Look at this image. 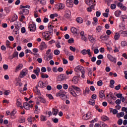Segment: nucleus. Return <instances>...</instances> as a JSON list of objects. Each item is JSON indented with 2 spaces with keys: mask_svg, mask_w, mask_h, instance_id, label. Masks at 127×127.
I'll use <instances>...</instances> for the list:
<instances>
[{
  "mask_svg": "<svg viewBox=\"0 0 127 127\" xmlns=\"http://www.w3.org/2000/svg\"><path fill=\"white\" fill-rule=\"evenodd\" d=\"M66 92L64 90H60L59 92L56 93L57 97H60L62 100H66L67 96L66 95Z\"/></svg>",
  "mask_w": 127,
  "mask_h": 127,
  "instance_id": "nucleus-1",
  "label": "nucleus"
},
{
  "mask_svg": "<svg viewBox=\"0 0 127 127\" xmlns=\"http://www.w3.org/2000/svg\"><path fill=\"white\" fill-rule=\"evenodd\" d=\"M52 34L49 33V32H45L42 33V37L45 40H46L47 41H49L50 39H51V37H50V35Z\"/></svg>",
  "mask_w": 127,
  "mask_h": 127,
  "instance_id": "nucleus-2",
  "label": "nucleus"
},
{
  "mask_svg": "<svg viewBox=\"0 0 127 127\" xmlns=\"http://www.w3.org/2000/svg\"><path fill=\"white\" fill-rule=\"evenodd\" d=\"M28 74V70L27 68H24L21 70L19 74L20 78H24Z\"/></svg>",
  "mask_w": 127,
  "mask_h": 127,
  "instance_id": "nucleus-3",
  "label": "nucleus"
},
{
  "mask_svg": "<svg viewBox=\"0 0 127 127\" xmlns=\"http://www.w3.org/2000/svg\"><path fill=\"white\" fill-rule=\"evenodd\" d=\"M28 28L29 29L30 31H31L32 32H34L35 30H36V25L34 22H33L32 24H30Z\"/></svg>",
  "mask_w": 127,
  "mask_h": 127,
  "instance_id": "nucleus-4",
  "label": "nucleus"
},
{
  "mask_svg": "<svg viewBox=\"0 0 127 127\" xmlns=\"http://www.w3.org/2000/svg\"><path fill=\"white\" fill-rule=\"evenodd\" d=\"M23 107L25 109V110H30L31 108L33 107V105L27 102H24L23 104Z\"/></svg>",
  "mask_w": 127,
  "mask_h": 127,
  "instance_id": "nucleus-5",
  "label": "nucleus"
},
{
  "mask_svg": "<svg viewBox=\"0 0 127 127\" xmlns=\"http://www.w3.org/2000/svg\"><path fill=\"white\" fill-rule=\"evenodd\" d=\"M74 71L75 72H80L82 73V72L85 71V68L81 65H78L74 68Z\"/></svg>",
  "mask_w": 127,
  "mask_h": 127,
  "instance_id": "nucleus-6",
  "label": "nucleus"
},
{
  "mask_svg": "<svg viewBox=\"0 0 127 127\" xmlns=\"http://www.w3.org/2000/svg\"><path fill=\"white\" fill-rule=\"evenodd\" d=\"M54 26L52 25L51 23H49L48 25V28L49 31H47V32H49L51 34H53V28H54Z\"/></svg>",
  "mask_w": 127,
  "mask_h": 127,
  "instance_id": "nucleus-7",
  "label": "nucleus"
},
{
  "mask_svg": "<svg viewBox=\"0 0 127 127\" xmlns=\"http://www.w3.org/2000/svg\"><path fill=\"white\" fill-rule=\"evenodd\" d=\"M20 15H27L29 13V10L27 9L23 8L21 11L19 12Z\"/></svg>",
  "mask_w": 127,
  "mask_h": 127,
  "instance_id": "nucleus-8",
  "label": "nucleus"
},
{
  "mask_svg": "<svg viewBox=\"0 0 127 127\" xmlns=\"http://www.w3.org/2000/svg\"><path fill=\"white\" fill-rule=\"evenodd\" d=\"M65 4L67 7H72L74 5V1L73 0H66Z\"/></svg>",
  "mask_w": 127,
  "mask_h": 127,
  "instance_id": "nucleus-9",
  "label": "nucleus"
},
{
  "mask_svg": "<svg viewBox=\"0 0 127 127\" xmlns=\"http://www.w3.org/2000/svg\"><path fill=\"white\" fill-rule=\"evenodd\" d=\"M23 68V64H20L16 66L15 69L14 70V72L15 73H17L19 72L21 69Z\"/></svg>",
  "mask_w": 127,
  "mask_h": 127,
  "instance_id": "nucleus-10",
  "label": "nucleus"
},
{
  "mask_svg": "<svg viewBox=\"0 0 127 127\" xmlns=\"http://www.w3.org/2000/svg\"><path fill=\"white\" fill-rule=\"evenodd\" d=\"M90 51V49H88L87 50H86V49H84L81 51V53L83 55H86L88 54L89 57H91L92 56V55L91 54V52Z\"/></svg>",
  "mask_w": 127,
  "mask_h": 127,
  "instance_id": "nucleus-11",
  "label": "nucleus"
},
{
  "mask_svg": "<svg viewBox=\"0 0 127 127\" xmlns=\"http://www.w3.org/2000/svg\"><path fill=\"white\" fill-rule=\"evenodd\" d=\"M68 92L69 93H70V94L72 95V96H73V97H74L75 98L78 96V95H77V93H76V92H75L74 90H73V88L71 87H69Z\"/></svg>",
  "mask_w": 127,
  "mask_h": 127,
  "instance_id": "nucleus-12",
  "label": "nucleus"
},
{
  "mask_svg": "<svg viewBox=\"0 0 127 127\" xmlns=\"http://www.w3.org/2000/svg\"><path fill=\"white\" fill-rule=\"evenodd\" d=\"M47 48V45H46V44H45V42H42L39 46L40 50H42V51L44 50V49H46Z\"/></svg>",
  "mask_w": 127,
  "mask_h": 127,
  "instance_id": "nucleus-13",
  "label": "nucleus"
},
{
  "mask_svg": "<svg viewBox=\"0 0 127 127\" xmlns=\"http://www.w3.org/2000/svg\"><path fill=\"white\" fill-rule=\"evenodd\" d=\"M107 58L110 60V61H111V62H114V63H116V62H117V59L110 54H108L107 55Z\"/></svg>",
  "mask_w": 127,
  "mask_h": 127,
  "instance_id": "nucleus-14",
  "label": "nucleus"
},
{
  "mask_svg": "<svg viewBox=\"0 0 127 127\" xmlns=\"http://www.w3.org/2000/svg\"><path fill=\"white\" fill-rule=\"evenodd\" d=\"M57 79L59 81H64L67 79V77L65 74H61L57 77Z\"/></svg>",
  "mask_w": 127,
  "mask_h": 127,
  "instance_id": "nucleus-15",
  "label": "nucleus"
},
{
  "mask_svg": "<svg viewBox=\"0 0 127 127\" xmlns=\"http://www.w3.org/2000/svg\"><path fill=\"white\" fill-rule=\"evenodd\" d=\"M65 14H64V17L65 18H70L71 16V11L68 9H65Z\"/></svg>",
  "mask_w": 127,
  "mask_h": 127,
  "instance_id": "nucleus-16",
  "label": "nucleus"
},
{
  "mask_svg": "<svg viewBox=\"0 0 127 127\" xmlns=\"http://www.w3.org/2000/svg\"><path fill=\"white\" fill-rule=\"evenodd\" d=\"M44 58L46 61H49V60H51L53 58V54L50 53L49 55H46Z\"/></svg>",
  "mask_w": 127,
  "mask_h": 127,
  "instance_id": "nucleus-17",
  "label": "nucleus"
},
{
  "mask_svg": "<svg viewBox=\"0 0 127 127\" xmlns=\"http://www.w3.org/2000/svg\"><path fill=\"white\" fill-rule=\"evenodd\" d=\"M92 117V114L91 112H88L86 115H84L82 117L83 120H89L90 118Z\"/></svg>",
  "mask_w": 127,
  "mask_h": 127,
  "instance_id": "nucleus-18",
  "label": "nucleus"
},
{
  "mask_svg": "<svg viewBox=\"0 0 127 127\" xmlns=\"http://www.w3.org/2000/svg\"><path fill=\"white\" fill-rule=\"evenodd\" d=\"M71 82H72L73 84H74V85L78 84V83L79 82V77L77 76H73L72 79L71 80Z\"/></svg>",
  "mask_w": 127,
  "mask_h": 127,
  "instance_id": "nucleus-19",
  "label": "nucleus"
},
{
  "mask_svg": "<svg viewBox=\"0 0 127 127\" xmlns=\"http://www.w3.org/2000/svg\"><path fill=\"white\" fill-rule=\"evenodd\" d=\"M40 72V68H39V67H36V68L33 70V73H34V74H35L37 77L39 76Z\"/></svg>",
  "mask_w": 127,
  "mask_h": 127,
  "instance_id": "nucleus-20",
  "label": "nucleus"
},
{
  "mask_svg": "<svg viewBox=\"0 0 127 127\" xmlns=\"http://www.w3.org/2000/svg\"><path fill=\"white\" fill-rule=\"evenodd\" d=\"M120 33L117 32L115 33L114 35V40H118V39H120V38L121 37V35L120 34Z\"/></svg>",
  "mask_w": 127,
  "mask_h": 127,
  "instance_id": "nucleus-21",
  "label": "nucleus"
},
{
  "mask_svg": "<svg viewBox=\"0 0 127 127\" xmlns=\"http://www.w3.org/2000/svg\"><path fill=\"white\" fill-rule=\"evenodd\" d=\"M70 31L73 34H78V30H77V28L75 27H71L70 29Z\"/></svg>",
  "mask_w": 127,
  "mask_h": 127,
  "instance_id": "nucleus-22",
  "label": "nucleus"
},
{
  "mask_svg": "<svg viewBox=\"0 0 127 127\" xmlns=\"http://www.w3.org/2000/svg\"><path fill=\"white\" fill-rule=\"evenodd\" d=\"M114 14L115 16H116L117 17H120V16L121 15V14H122V11L120 10H117L115 12Z\"/></svg>",
  "mask_w": 127,
  "mask_h": 127,
  "instance_id": "nucleus-23",
  "label": "nucleus"
},
{
  "mask_svg": "<svg viewBox=\"0 0 127 127\" xmlns=\"http://www.w3.org/2000/svg\"><path fill=\"white\" fill-rule=\"evenodd\" d=\"M99 97L101 99H105V92L103 90H101L99 91Z\"/></svg>",
  "mask_w": 127,
  "mask_h": 127,
  "instance_id": "nucleus-24",
  "label": "nucleus"
},
{
  "mask_svg": "<svg viewBox=\"0 0 127 127\" xmlns=\"http://www.w3.org/2000/svg\"><path fill=\"white\" fill-rule=\"evenodd\" d=\"M86 3L88 4V5H94L96 4H94V0H86Z\"/></svg>",
  "mask_w": 127,
  "mask_h": 127,
  "instance_id": "nucleus-25",
  "label": "nucleus"
},
{
  "mask_svg": "<svg viewBox=\"0 0 127 127\" xmlns=\"http://www.w3.org/2000/svg\"><path fill=\"white\" fill-rule=\"evenodd\" d=\"M71 87L74 89V90H75V91H77L76 93H78V92L80 93V92H81V89L80 87H78V86H76L75 85H72Z\"/></svg>",
  "mask_w": 127,
  "mask_h": 127,
  "instance_id": "nucleus-26",
  "label": "nucleus"
},
{
  "mask_svg": "<svg viewBox=\"0 0 127 127\" xmlns=\"http://www.w3.org/2000/svg\"><path fill=\"white\" fill-rule=\"evenodd\" d=\"M100 38L102 40H107L109 38V36L107 35H102L101 36H100Z\"/></svg>",
  "mask_w": 127,
  "mask_h": 127,
  "instance_id": "nucleus-27",
  "label": "nucleus"
},
{
  "mask_svg": "<svg viewBox=\"0 0 127 127\" xmlns=\"http://www.w3.org/2000/svg\"><path fill=\"white\" fill-rule=\"evenodd\" d=\"M57 5L59 6V9H63L65 7V4L62 3H59Z\"/></svg>",
  "mask_w": 127,
  "mask_h": 127,
  "instance_id": "nucleus-28",
  "label": "nucleus"
},
{
  "mask_svg": "<svg viewBox=\"0 0 127 127\" xmlns=\"http://www.w3.org/2000/svg\"><path fill=\"white\" fill-rule=\"evenodd\" d=\"M88 38L89 41H90V42H92V43H93V42H95V41H96V40H95V38L93 37V36L88 35Z\"/></svg>",
  "mask_w": 127,
  "mask_h": 127,
  "instance_id": "nucleus-29",
  "label": "nucleus"
},
{
  "mask_svg": "<svg viewBox=\"0 0 127 127\" xmlns=\"http://www.w3.org/2000/svg\"><path fill=\"white\" fill-rule=\"evenodd\" d=\"M38 86L40 88H44L45 87V83L42 81H39L38 83Z\"/></svg>",
  "mask_w": 127,
  "mask_h": 127,
  "instance_id": "nucleus-30",
  "label": "nucleus"
},
{
  "mask_svg": "<svg viewBox=\"0 0 127 127\" xmlns=\"http://www.w3.org/2000/svg\"><path fill=\"white\" fill-rule=\"evenodd\" d=\"M76 21L77 23H83V18H82V17H78L76 18Z\"/></svg>",
  "mask_w": 127,
  "mask_h": 127,
  "instance_id": "nucleus-31",
  "label": "nucleus"
},
{
  "mask_svg": "<svg viewBox=\"0 0 127 127\" xmlns=\"http://www.w3.org/2000/svg\"><path fill=\"white\" fill-rule=\"evenodd\" d=\"M38 101H39V102H41V103H45L46 101H45V99L43 98V97H41L40 96H39L37 98Z\"/></svg>",
  "mask_w": 127,
  "mask_h": 127,
  "instance_id": "nucleus-32",
  "label": "nucleus"
},
{
  "mask_svg": "<svg viewBox=\"0 0 127 127\" xmlns=\"http://www.w3.org/2000/svg\"><path fill=\"white\" fill-rule=\"evenodd\" d=\"M101 120L103 122H106V121H109V119L107 116L104 115L101 117Z\"/></svg>",
  "mask_w": 127,
  "mask_h": 127,
  "instance_id": "nucleus-33",
  "label": "nucleus"
},
{
  "mask_svg": "<svg viewBox=\"0 0 127 127\" xmlns=\"http://www.w3.org/2000/svg\"><path fill=\"white\" fill-rule=\"evenodd\" d=\"M95 5H96V4L91 5L90 7L87 8V11L88 12H91L92 11V9L95 8Z\"/></svg>",
  "mask_w": 127,
  "mask_h": 127,
  "instance_id": "nucleus-34",
  "label": "nucleus"
},
{
  "mask_svg": "<svg viewBox=\"0 0 127 127\" xmlns=\"http://www.w3.org/2000/svg\"><path fill=\"white\" fill-rule=\"evenodd\" d=\"M119 33H121L123 36H127V31L121 30L119 31Z\"/></svg>",
  "mask_w": 127,
  "mask_h": 127,
  "instance_id": "nucleus-35",
  "label": "nucleus"
},
{
  "mask_svg": "<svg viewBox=\"0 0 127 127\" xmlns=\"http://www.w3.org/2000/svg\"><path fill=\"white\" fill-rule=\"evenodd\" d=\"M124 116H125V112H124V111L121 112L120 113H118L117 114V117L119 119H120V118H121V117H124Z\"/></svg>",
  "mask_w": 127,
  "mask_h": 127,
  "instance_id": "nucleus-36",
  "label": "nucleus"
},
{
  "mask_svg": "<svg viewBox=\"0 0 127 127\" xmlns=\"http://www.w3.org/2000/svg\"><path fill=\"white\" fill-rule=\"evenodd\" d=\"M110 85L109 86L110 87L112 88H114L115 86H114V85L115 84V80L113 79L111 80L110 81Z\"/></svg>",
  "mask_w": 127,
  "mask_h": 127,
  "instance_id": "nucleus-37",
  "label": "nucleus"
},
{
  "mask_svg": "<svg viewBox=\"0 0 127 127\" xmlns=\"http://www.w3.org/2000/svg\"><path fill=\"white\" fill-rule=\"evenodd\" d=\"M58 109L55 108L53 109L52 113L54 116H57V114H58Z\"/></svg>",
  "mask_w": 127,
  "mask_h": 127,
  "instance_id": "nucleus-38",
  "label": "nucleus"
},
{
  "mask_svg": "<svg viewBox=\"0 0 127 127\" xmlns=\"http://www.w3.org/2000/svg\"><path fill=\"white\" fill-rule=\"evenodd\" d=\"M17 18H18V17H17V15H14L12 16V19H11V21L12 22H14V21H15L16 20H17Z\"/></svg>",
  "mask_w": 127,
  "mask_h": 127,
  "instance_id": "nucleus-39",
  "label": "nucleus"
},
{
  "mask_svg": "<svg viewBox=\"0 0 127 127\" xmlns=\"http://www.w3.org/2000/svg\"><path fill=\"white\" fill-rule=\"evenodd\" d=\"M5 45L7 48H11V47H10V42H9V41H6Z\"/></svg>",
  "mask_w": 127,
  "mask_h": 127,
  "instance_id": "nucleus-40",
  "label": "nucleus"
},
{
  "mask_svg": "<svg viewBox=\"0 0 127 127\" xmlns=\"http://www.w3.org/2000/svg\"><path fill=\"white\" fill-rule=\"evenodd\" d=\"M95 101L94 99H90L89 101V105H91V106H95Z\"/></svg>",
  "mask_w": 127,
  "mask_h": 127,
  "instance_id": "nucleus-41",
  "label": "nucleus"
},
{
  "mask_svg": "<svg viewBox=\"0 0 127 127\" xmlns=\"http://www.w3.org/2000/svg\"><path fill=\"white\" fill-rule=\"evenodd\" d=\"M33 120H35V117L30 116L27 119V121L29 123H32Z\"/></svg>",
  "mask_w": 127,
  "mask_h": 127,
  "instance_id": "nucleus-42",
  "label": "nucleus"
},
{
  "mask_svg": "<svg viewBox=\"0 0 127 127\" xmlns=\"http://www.w3.org/2000/svg\"><path fill=\"white\" fill-rule=\"evenodd\" d=\"M41 77L42 78V79H45V78L47 79V78H49V75H48L47 74L43 73L41 74Z\"/></svg>",
  "mask_w": 127,
  "mask_h": 127,
  "instance_id": "nucleus-43",
  "label": "nucleus"
},
{
  "mask_svg": "<svg viewBox=\"0 0 127 127\" xmlns=\"http://www.w3.org/2000/svg\"><path fill=\"white\" fill-rule=\"evenodd\" d=\"M102 30V26H98L96 28V32L98 33L99 32H101V31Z\"/></svg>",
  "mask_w": 127,
  "mask_h": 127,
  "instance_id": "nucleus-44",
  "label": "nucleus"
},
{
  "mask_svg": "<svg viewBox=\"0 0 127 127\" xmlns=\"http://www.w3.org/2000/svg\"><path fill=\"white\" fill-rule=\"evenodd\" d=\"M16 105L18 107H21V108H22V104H21L20 100L18 99L17 100Z\"/></svg>",
  "mask_w": 127,
  "mask_h": 127,
  "instance_id": "nucleus-45",
  "label": "nucleus"
},
{
  "mask_svg": "<svg viewBox=\"0 0 127 127\" xmlns=\"http://www.w3.org/2000/svg\"><path fill=\"white\" fill-rule=\"evenodd\" d=\"M89 93H90V89H89V88L86 87L85 88V91H83V94L87 95V94H89Z\"/></svg>",
  "mask_w": 127,
  "mask_h": 127,
  "instance_id": "nucleus-46",
  "label": "nucleus"
},
{
  "mask_svg": "<svg viewBox=\"0 0 127 127\" xmlns=\"http://www.w3.org/2000/svg\"><path fill=\"white\" fill-rule=\"evenodd\" d=\"M109 96H110V98H111V99H113V100L116 99V97H115V96L113 95V93L112 92H110L109 94L107 95V97H109Z\"/></svg>",
  "mask_w": 127,
  "mask_h": 127,
  "instance_id": "nucleus-47",
  "label": "nucleus"
},
{
  "mask_svg": "<svg viewBox=\"0 0 127 127\" xmlns=\"http://www.w3.org/2000/svg\"><path fill=\"white\" fill-rule=\"evenodd\" d=\"M121 46L122 47H125V46H127V41H123L121 42Z\"/></svg>",
  "mask_w": 127,
  "mask_h": 127,
  "instance_id": "nucleus-48",
  "label": "nucleus"
},
{
  "mask_svg": "<svg viewBox=\"0 0 127 127\" xmlns=\"http://www.w3.org/2000/svg\"><path fill=\"white\" fill-rule=\"evenodd\" d=\"M47 119H46V117L43 115L41 116V122H46Z\"/></svg>",
  "mask_w": 127,
  "mask_h": 127,
  "instance_id": "nucleus-49",
  "label": "nucleus"
},
{
  "mask_svg": "<svg viewBox=\"0 0 127 127\" xmlns=\"http://www.w3.org/2000/svg\"><path fill=\"white\" fill-rule=\"evenodd\" d=\"M4 10L5 11L6 13H9L10 12V8L8 7H5Z\"/></svg>",
  "mask_w": 127,
  "mask_h": 127,
  "instance_id": "nucleus-50",
  "label": "nucleus"
},
{
  "mask_svg": "<svg viewBox=\"0 0 127 127\" xmlns=\"http://www.w3.org/2000/svg\"><path fill=\"white\" fill-rule=\"evenodd\" d=\"M18 57V52H14L13 54V57L11 58L10 59H12L13 58H14L15 57Z\"/></svg>",
  "mask_w": 127,
  "mask_h": 127,
  "instance_id": "nucleus-51",
  "label": "nucleus"
},
{
  "mask_svg": "<svg viewBox=\"0 0 127 127\" xmlns=\"http://www.w3.org/2000/svg\"><path fill=\"white\" fill-rule=\"evenodd\" d=\"M19 123H20V124H22L23 123H24L25 122V119L23 117L19 119V121H18Z\"/></svg>",
  "mask_w": 127,
  "mask_h": 127,
  "instance_id": "nucleus-52",
  "label": "nucleus"
},
{
  "mask_svg": "<svg viewBox=\"0 0 127 127\" xmlns=\"http://www.w3.org/2000/svg\"><path fill=\"white\" fill-rule=\"evenodd\" d=\"M20 8H24V9H25V8H30V6L29 5H26V6H23V5H21L20 6Z\"/></svg>",
  "mask_w": 127,
  "mask_h": 127,
  "instance_id": "nucleus-53",
  "label": "nucleus"
},
{
  "mask_svg": "<svg viewBox=\"0 0 127 127\" xmlns=\"http://www.w3.org/2000/svg\"><path fill=\"white\" fill-rule=\"evenodd\" d=\"M100 127H108V125L105 124L104 122H100Z\"/></svg>",
  "mask_w": 127,
  "mask_h": 127,
  "instance_id": "nucleus-54",
  "label": "nucleus"
},
{
  "mask_svg": "<svg viewBox=\"0 0 127 127\" xmlns=\"http://www.w3.org/2000/svg\"><path fill=\"white\" fill-rule=\"evenodd\" d=\"M54 54L55 55H59L60 54V51L59 50H55L54 51Z\"/></svg>",
  "mask_w": 127,
  "mask_h": 127,
  "instance_id": "nucleus-55",
  "label": "nucleus"
},
{
  "mask_svg": "<svg viewBox=\"0 0 127 127\" xmlns=\"http://www.w3.org/2000/svg\"><path fill=\"white\" fill-rule=\"evenodd\" d=\"M65 73L67 75H72L73 74V70H66Z\"/></svg>",
  "mask_w": 127,
  "mask_h": 127,
  "instance_id": "nucleus-56",
  "label": "nucleus"
},
{
  "mask_svg": "<svg viewBox=\"0 0 127 127\" xmlns=\"http://www.w3.org/2000/svg\"><path fill=\"white\" fill-rule=\"evenodd\" d=\"M81 39H82V40H84V41H85V42H87L88 40V38L86 37L85 35L81 37Z\"/></svg>",
  "mask_w": 127,
  "mask_h": 127,
  "instance_id": "nucleus-57",
  "label": "nucleus"
},
{
  "mask_svg": "<svg viewBox=\"0 0 127 127\" xmlns=\"http://www.w3.org/2000/svg\"><path fill=\"white\" fill-rule=\"evenodd\" d=\"M111 9H116L117 8V5L116 4H112L110 6Z\"/></svg>",
  "mask_w": 127,
  "mask_h": 127,
  "instance_id": "nucleus-58",
  "label": "nucleus"
},
{
  "mask_svg": "<svg viewBox=\"0 0 127 127\" xmlns=\"http://www.w3.org/2000/svg\"><path fill=\"white\" fill-rule=\"evenodd\" d=\"M63 88L64 89V90H67V89L68 88V84L66 83L64 84L63 85Z\"/></svg>",
  "mask_w": 127,
  "mask_h": 127,
  "instance_id": "nucleus-59",
  "label": "nucleus"
},
{
  "mask_svg": "<svg viewBox=\"0 0 127 127\" xmlns=\"http://www.w3.org/2000/svg\"><path fill=\"white\" fill-rule=\"evenodd\" d=\"M38 1H40L41 4L44 5L46 4V1H45V0H38Z\"/></svg>",
  "mask_w": 127,
  "mask_h": 127,
  "instance_id": "nucleus-60",
  "label": "nucleus"
},
{
  "mask_svg": "<svg viewBox=\"0 0 127 127\" xmlns=\"http://www.w3.org/2000/svg\"><path fill=\"white\" fill-rule=\"evenodd\" d=\"M114 53H117V52H119V51H120V50H119V49L117 47V46L115 45L114 46Z\"/></svg>",
  "mask_w": 127,
  "mask_h": 127,
  "instance_id": "nucleus-61",
  "label": "nucleus"
},
{
  "mask_svg": "<svg viewBox=\"0 0 127 127\" xmlns=\"http://www.w3.org/2000/svg\"><path fill=\"white\" fill-rule=\"evenodd\" d=\"M97 84L99 87H101V86H103V81L102 80H99L97 81Z\"/></svg>",
  "mask_w": 127,
  "mask_h": 127,
  "instance_id": "nucleus-62",
  "label": "nucleus"
},
{
  "mask_svg": "<svg viewBox=\"0 0 127 127\" xmlns=\"http://www.w3.org/2000/svg\"><path fill=\"white\" fill-rule=\"evenodd\" d=\"M9 93H10V90H5L3 94L4 95H5V96H8V95H9Z\"/></svg>",
  "mask_w": 127,
  "mask_h": 127,
  "instance_id": "nucleus-63",
  "label": "nucleus"
},
{
  "mask_svg": "<svg viewBox=\"0 0 127 127\" xmlns=\"http://www.w3.org/2000/svg\"><path fill=\"white\" fill-rule=\"evenodd\" d=\"M122 112H125V113L127 114V107H122Z\"/></svg>",
  "mask_w": 127,
  "mask_h": 127,
  "instance_id": "nucleus-64",
  "label": "nucleus"
}]
</instances>
